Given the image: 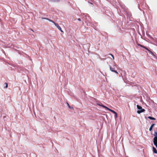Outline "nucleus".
Here are the masks:
<instances>
[{"label": "nucleus", "mask_w": 157, "mask_h": 157, "mask_svg": "<svg viewBox=\"0 0 157 157\" xmlns=\"http://www.w3.org/2000/svg\"><path fill=\"white\" fill-rule=\"evenodd\" d=\"M98 105H99L100 106H101V107H103V108H105V109H106L107 110H108L109 111H111V112H112L114 114H115V118H116L117 117V113L116 112H115L113 110L111 109H110L109 108H108L106 106L103 105L102 103H101V104H98Z\"/></svg>", "instance_id": "1"}, {"label": "nucleus", "mask_w": 157, "mask_h": 157, "mask_svg": "<svg viewBox=\"0 0 157 157\" xmlns=\"http://www.w3.org/2000/svg\"><path fill=\"white\" fill-rule=\"evenodd\" d=\"M138 45L141 47H142V48H145V49H146V50H147L148 52L149 53H150V54H151V55H152V56H154L155 57L156 56L155 55V52H153L151 50V49H149L148 48H147V47H146L143 45H141L140 44H138Z\"/></svg>", "instance_id": "2"}, {"label": "nucleus", "mask_w": 157, "mask_h": 157, "mask_svg": "<svg viewBox=\"0 0 157 157\" xmlns=\"http://www.w3.org/2000/svg\"><path fill=\"white\" fill-rule=\"evenodd\" d=\"M136 106L137 109H138L137 111V113L138 114H140L141 113H143L145 111V110L144 109H143L141 106L137 105Z\"/></svg>", "instance_id": "3"}, {"label": "nucleus", "mask_w": 157, "mask_h": 157, "mask_svg": "<svg viewBox=\"0 0 157 157\" xmlns=\"http://www.w3.org/2000/svg\"><path fill=\"white\" fill-rule=\"evenodd\" d=\"M153 136H155L153 140V142L155 146L157 145V132H155Z\"/></svg>", "instance_id": "4"}, {"label": "nucleus", "mask_w": 157, "mask_h": 157, "mask_svg": "<svg viewBox=\"0 0 157 157\" xmlns=\"http://www.w3.org/2000/svg\"><path fill=\"white\" fill-rule=\"evenodd\" d=\"M116 65H113V67H112L109 65V67L110 70L112 72H114L116 74H118V73L115 70V67H116Z\"/></svg>", "instance_id": "5"}, {"label": "nucleus", "mask_w": 157, "mask_h": 157, "mask_svg": "<svg viewBox=\"0 0 157 157\" xmlns=\"http://www.w3.org/2000/svg\"><path fill=\"white\" fill-rule=\"evenodd\" d=\"M50 21L54 23V24L57 27V28L61 32H63V31L62 30L61 28L60 27L59 25L58 24V23H56V22H54L52 20H50Z\"/></svg>", "instance_id": "6"}, {"label": "nucleus", "mask_w": 157, "mask_h": 157, "mask_svg": "<svg viewBox=\"0 0 157 157\" xmlns=\"http://www.w3.org/2000/svg\"><path fill=\"white\" fill-rule=\"evenodd\" d=\"M62 0H49V1L52 2H59Z\"/></svg>", "instance_id": "7"}, {"label": "nucleus", "mask_w": 157, "mask_h": 157, "mask_svg": "<svg viewBox=\"0 0 157 157\" xmlns=\"http://www.w3.org/2000/svg\"><path fill=\"white\" fill-rule=\"evenodd\" d=\"M152 149L153 152L155 154H157V151L156 148L154 147H153Z\"/></svg>", "instance_id": "8"}, {"label": "nucleus", "mask_w": 157, "mask_h": 157, "mask_svg": "<svg viewBox=\"0 0 157 157\" xmlns=\"http://www.w3.org/2000/svg\"><path fill=\"white\" fill-rule=\"evenodd\" d=\"M155 125V124H153L151 125V126H150V128H149V131H151L152 130L154 126Z\"/></svg>", "instance_id": "9"}, {"label": "nucleus", "mask_w": 157, "mask_h": 157, "mask_svg": "<svg viewBox=\"0 0 157 157\" xmlns=\"http://www.w3.org/2000/svg\"><path fill=\"white\" fill-rule=\"evenodd\" d=\"M8 86V84L6 83L5 82L4 84H3V86L4 88H7Z\"/></svg>", "instance_id": "10"}, {"label": "nucleus", "mask_w": 157, "mask_h": 157, "mask_svg": "<svg viewBox=\"0 0 157 157\" xmlns=\"http://www.w3.org/2000/svg\"><path fill=\"white\" fill-rule=\"evenodd\" d=\"M148 118L150 120H156V119L155 118L153 117H151V116L148 117Z\"/></svg>", "instance_id": "11"}, {"label": "nucleus", "mask_w": 157, "mask_h": 157, "mask_svg": "<svg viewBox=\"0 0 157 157\" xmlns=\"http://www.w3.org/2000/svg\"><path fill=\"white\" fill-rule=\"evenodd\" d=\"M67 105L68 107L70 109H73V107L72 106H71L69 104L67 103Z\"/></svg>", "instance_id": "12"}, {"label": "nucleus", "mask_w": 157, "mask_h": 157, "mask_svg": "<svg viewBox=\"0 0 157 157\" xmlns=\"http://www.w3.org/2000/svg\"><path fill=\"white\" fill-rule=\"evenodd\" d=\"M41 18L42 19H47V20H48L49 21H50V20H50L48 18H45V17H42Z\"/></svg>", "instance_id": "13"}, {"label": "nucleus", "mask_w": 157, "mask_h": 157, "mask_svg": "<svg viewBox=\"0 0 157 157\" xmlns=\"http://www.w3.org/2000/svg\"><path fill=\"white\" fill-rule=\"evenodd\" d=\"M78 21H81V19H80V18H78Z\"/></svg>", "instance_id": "14"}, {"label": "nucleus", "mask_w": 157, "mask_h": 157, "mask_svg": "<svg viewBox=\"0 0 157 157\" xmlns=\"http://www.w3.org/2000/svg\"><path fill=\"white\" fill-rule=\"evenodd\" d=\"M109 55H111V56L112 57H113V56L112 54H109Z\"/></svg>", "instance_id": "15"}, {"label": "nucleus", "mask_w": 157, "mask_h": 157, "mask_svg": "<svg viewBox=\"0 0 157 157\" xmlns=\"http://www.w3.org/2000/svg\"><path fill=\"white\" fill-rule=\"evenodd\" d=\"M112 58H113V60H114V56H113V57H112Z\"/></svg>", "instance_id": "16"}, {"label": "nucleus", "mask_w": 157, "mask_h": 157, "mask_svg": "<svg viewBox=\"0 0 157 157\" xmlns=\"http://www.w3.org/2000/svg\"><path fill=\"white\" fill-rule=\"evenodd\" d=\"M107 64H108V62H107Z\"/></svg>", "instance_id": "17"}]
</instances>
